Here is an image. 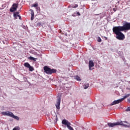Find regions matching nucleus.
Wrapping results in <instances>:
<instances>
[{
    "instance_id": "obj_1",
    "label": "nucleus",
    "mask_w": 130,
    "mask_h": 130,
    "mask_svg": "<svg viewBox=\"0 0 130 130\" xmlns=\"http://www.w3.org/2000/svg\"><path fill=\"white\" fill-rule=\"evenodd\" d=\"M112 30L114 34L116 35V38L118 40H124L125 37L122 32L123 30L119 26L113 27Z\"/></svg>"
},
{
    "instance_id": "obj_2",
    "label": "nucleus",
    "mask_w": 130,
    "mask_h": 130,
    "mask_svg": "<svg viewBox=\"0 0 130 130\" xmlns=\"http://www.w3.org/2000/svg\"><path fill=\"white\" fill-rule=\"evenodd\" d=\"M108 125L110 127H113V126H115L116 125H122V126H124V127H129L130 124L129 123L126 121H118L115 123H108Z\"/></svg>"
},
{
    "instance_id": "obj_3",
    "label": "nucleus",
    "mask_w": 130,
    "mask_h": 130,
    "mask_svg": "<svg viewBox=\"0 0 130 130\" xmlns=\"http://www.w3.org/2000/svg\"><path fill=\"white\" fill-rule=\"evenodd\" d=\"M44 71L47 75H52V74L56 73V69H52L47 66H45L44 67Z\"/></svg>"
},
{
    "instance_id": "obj_4",
    "label": "nucleus",
    "mask_w": 130,
    "mask_h": 130,
    "mask_svg": "<svg viewBox=\"0 0 130 130\" xmlns=\"http://www.w3.org/2000/svg\"><path fill=\"white\" fill-rule=\"evenodd\" d=\"M119 26L123 31H126L127 30H130V22H126L122 26Z\"/></svg>"
},
{
    "instance_id": "obj_5",
    "label": "nucleus",
    "mask_w": 130,
    "mask_h": 130,
    "mask_svg": "<svg viewBox=\"0 0 130 130\" xmlns=\"http://www.w3.org/2000/svg\"><path fill=\"white\" fill-rule=\"evenodd\" d=\"M62 124L67 125L68 128H69L70 130H74V128L71 126V122H69V121L66 119L62 120Z\"/></svg>"
},
{
    "instance_id": "obj_6",
    "label": "nucleus",
    "mask_w": 130,
    "mask_h": 130,
    "mask_svg": "<svg viewBox=\"0 0 130 130\" xmlns=\"http://www.w3.org/2000/svg\"><path fill=\"white\" fill-rule=\"evenodd\" d=\"M126 98V96H124L122 99L117 100L116 101H114L111 103V105H115V104H118V103H120L121 102H122V101H123V100H124V99H125Z\"/></svg>"
},
{
    "instance_id": "obj_7",
    "label": "nucleus",
    "mask_w": 130,
    "mask_h": 130,
    "mask_svg": "<svg viewBox=\"0 0 130 130\" xmlns=\"http://www.w3.org/2000/svg\"><path fill=\"white\" fill-rule=\"evenodd\" d=\"M1 114H2V115L9 116L10 117H13V115H14V114L12 112H10L9 111L2 112Z\"/></svg>"
},
{
    "instance_id": "obj_8",
    "label": "nucleus",
    "mask_w": 130,
    "mask_h": 130,
    "mask_svg": "<svg viewBox=\"0 0 130 130\" xmlns=\"http://www.w3.org/2000/svg\"><path fill=\"white\" fill-rule=\"evenodd\" d=\"M19 6V4L14 3L13 4L12 7L10 9V12L11 13H13V12H15V11H16L17 9H18V7Z\"/></svg>"
},
{
    "instance_id": "obj_9",
    "label": "nucleus",
    "mask_w": 130,
    "mask_h": 130,
    "mask_svg": "<svg viewBox=\"0 0 130 130\" xmlns=\"http://www.w3.org/2000/svg\"><path fill=\"white\" fill-rule=\"evenodd\" d=\"M60 97H58V99H57V102H56V104L55 105L56 108H57V109H59L60 107Z\"/></svg>"
},
{
    "instance_id": "obj_10",
    "label": "nucleus",
    "mask_w": 130,
    "mask_h": 130,
    "mask_svg": "<svg viewBox=\"0 0 130 130\" xmlns=\"http://www.w3.org/2000/svg\"><path fill=\"white\" fill-rule=\"evenodd\" d=\"M94 62L92 60H90L89 61V71H92V68H93V67H94Z\"/></svg>"
},
{
    "instance_id": "obj_11",
    "label": "nucleus",
    "mask_w": 130,
    "mask_h": 130,
    "mask_svg": "<svg viewBox=\"0 0 130 130\" xmlns=\"http://www.w3.org/2000/svg\"><path fill=\"white\" fill-rule=\"evenodd\" d=\"M19 12H16L14 13V17L16 19H17V17H19V20H21L22 19V17H21V16L19 15Z\"/></svg>"
},
{
    "instance_id": "obj_12",
    "label": "nucleus",
    "mask_w": 130,
    "mask_h": 130,
    "mask_svg": "<svg viewBox=\"0 0 130 130\" xmlns=\"http://www.w3.org/2000/svg\"><path fill=\"white\" fill-rule=\"evenodd\" d=\"M31 21H33L34 20V11L32 10H31Z\"/></svg>"
},
{
    "instance_id": "obj_13",
    "label": "nucleus",
    "mask_w": 130,
    "mask_h": 130,
    "mask_svg": "<svg viewBox=\"0 0 130 130\" xmlns=\"http://www.w3.org/2000/svg\"><path fill=\"white\" fill-rule=\"evenodd\" d=\"M74 79L75 80H76V81H81V78L78 75L74 76Z\"/></svg>"
},
{
    "instance_id": "obj_14",
    "label": "nucleus",
    "mask_w": 130,
    "mask_h": 130,
    "mask_svg": "<svg viewBox=\"0 0 130 130\" xmlns=\"http://www.w3.org/2000/svg\"><path fill=\"white\" fill-rule=\"evenodd\" d=\"M12 118H14V119H16V120H20V118L19 117H18L17 116H15L14 114L12 116Z\"/></svg>"
},
{
    "instance_id": "obj_15",
    "label": "nucleus",
    "mask_w": 130,
    "mask_h": 130,
    "mask_svg": "<svg viewBox=\"0 0 130 130\" xmlns=\"http://www.w3.org/2000/svg\"><path fill=\"white\" fill-rule=\"evenodd\" d=\"M89 88V83L85 84L84 85V89H88Z\"/></svg>"
},
{
    "instance_id": "obj_16",
    "label": "nucleus",
    "mask_w": 130,
    "mask_h": 130,
    "mask_svg": "<svg viewBox=\"0 0 130 130\" xmlns=\"http://www.w3.org/2000/svg\"><path fill=\"white\" fill-rule=\"evenodd\" d=\"M30 66V64H29V63L28 62H25L24 63V67H25V68H29Z\"/></svg>"
},
{
    "instance_id": "obj_17",
    "label": "nucleus",
    "mask_w": 130,
    "mask_h": 130,
    "mask_svg": "<svg viewBox=\"0 0 130 130\" xmlns=\"http://www.w3.org/2000/svg\"><path fill=\"white\" fill-rule=\"evenodd\" d=\"M29 59H30V60H34V61H36V60H35V58L32 57V56H30L28 58Z\"/></svg>"
},
{
    "instance_id": "obj_18",
    "label": "nucleus",
    "mask_w": 130,
    "mask_h": 130,
    "mask_svg": "<svg viewBox=\"0 0 130 130\" xmlns=\"http://www.w3.org/2000/svg\"><path fill=\"white\" fill-rule=\"evenodd\" d=\"M28 69L30 72H33V71H34V68H33V67H32L31 66L29 67Z\"/></svg>"
},
{
    "instance_id": "obj_19",
    "label": "nucleus",
    "mask_w": 130,
    "mask_h": 130,
    "mask_svg": "<svg viewBox=\"0 0 130 130\" xmlns=\"http://www.w3.org/2000/svg\"><path fill=\"white\" fill-rule=\"evenodd\" d=\"M78 4H75L74 5L72 6V8H73V9H76V8H78Z\"/></svg>"
},
{
    "instance_id": "obj_20",
    "label": "nucleus",
    "mask_w": 130,
    "mask_h": 130,
    "mask_svg": "<svg viewBox=\"0 0 130 130\" xmlns=\"http://www.w3.org/2000/svg\"><path fill=\"white\" fill-rule=\"evenodd\" d=\"M32 7H34V8H36V7H38V3H36L35 4H33L32 5Z\"/></svg>"
},
{
    "instance_id": "obj_21",
    "label": "nucleus",
    "mask_w": 130,
    "mask_h": 130,
    "mask_svg": "<svg viewBox=\"0 0 130 130\" xmlns=\"http://www.w3.org/2000/svg\"><path fill=\"white\" fill-rule=\"evenodd\" d=\"M98 42H101L102 41L100 37H98Z\"/></svg>"
},
{
    "instance_id": "obj_22",
    "label": "nucleus",
    "mask_w": 130,
    "mask_h": 130,
    "mask_svg": "<svg viewBox=\"0 0 130 130\" xmlns=\"http://www.w3.org/2000/svg\"><path fill=\"white\" fill-rule=\"evenodd\" d=\"M77 14L78 16H81V14L80 13V12H77Z\"/></svg>"
},
{
    "instance_id": "obj_23",
    "label": "nucleus",
    "mask_w": 130,
    "mask_h": 130,
    "mask_svg": "<svg viewBox=\"0 0 130 130\" xmlns=\"http://www.w3.org/2000/svg\"><path fill=\"white\" fill-rule=\"evenodd\" d=\"M113 11H114V12H116V8H113Z\"/></svg>"
},
{
    "instance_id": "obj_24",
    "label": "nucleus",
    "mask_w": 130,
    "mask_h": 130,
    "mask_svg": "<svg viewBox=\"0 0 130 130\" xmlns=\"http://www.w3.org/2000/svg\"><path fill=\"white\" fill-rule=\"evenodd\" d=\"M105 38L106 40H107V37H105Z\"/></svg>"
},
{
    "instance_id": "obj_25",
    "label": "nucleus",
    "mask_w": 130,
    "mask_h": 130,
    "mask_svg": "<svg viewBox=\"0 0 130 130\" xmlns=\"http://www.w3.org/2000/svg\"><path fill=\"white\" fill-rule=\"evenodd\" d=\"M128 101L129 102V103H130V99H128Z\"/></svg>"
}]
</instances>
